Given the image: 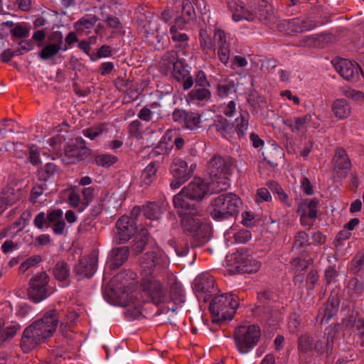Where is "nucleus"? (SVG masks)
<instances>
[{"instance_id": "1", "label": "nucleus", "mask_w": 364, "mask_h": 364, "mask_svg": "<svg viewBox=\"0 0 364 364\" xmlns=\"http://www.w3.org/2000/svg\"><path fill=\"white\" fill-rule=\"evenodd\" d=\"M232 165L230 158L213 156L208 164L209 178L205 181L194 178L174 196V207L177 209L197 207L191 200H199L208 194L226 190L230 186Z\"/></svg>"}, {"instance_id": "2", "label": "nucleus", "mask_w": 364, "mask_h": 364, "mask_svg": "<svg viewBox=\"0 0 364 364\" xmlns=\"http://www.w3.org/2000/svg\"><path fill=\"white\" fill-rule=\"evenodd\" d=\"M225 4L235 22L258 21L267 25L275 22L272 6L266 0H252L247 6L241 0H225Z\"/></svg>"}, {"instance_id": "3", "label": "nucleus", "mask_w": 364, "mask_h": 364, "mask_svg": "<svg viewBox=\"0 0 364 364\" xmlns=\"http://www.w3.org/2000/svg\"><path fill=\"white\" fill-rule=\"evenodd\" d=\"M58 323V313L51 309L43 317L28 326L23 333L21 347L24 352H30L55 331Z\"/></svg>"}, {"instance_id": "4", "label": "nucleus", "mask_w": 364, "mask_h": 364, "mask_svg": "<svg viewBox=\"0 0 364 364\" xmlns=\"http://www.w3.org/2000/svg\"><path fill=\"white\" fill-rule=\"evenodd\" d=\"M181 215V225L184 230L196 240L192 245L198 246L206 242L210 237L211 227L203 217L199 207L178 209Z\"/></svg>"}, {"instance_id": "5", "label": "nucleus", "mask_w": 364, "mask_h": 364, "mask_svg": "<svg viewBox=\"0 0 364 364\" xmlns=\"http://www.w3.org/2000/svg\"><path fill=\"white\" fill-rule=\"evenodd\" d=\"M141 282V294L136 295L132 303V311L129 315L132 318H136L141 314L144 304L151 301L156 305H160L166 301V291L158 277H142Z\"/></svg>"}, {"instance_id": "6", "label": "nucleus", "mask_w": 364, "mask_h": 364, "mask_svg": "<svg viewBox=\"0 0 364 364\" xmlns=\"http://www.w3.org/2000/svg\"><path fill=\"white\" fill-rule=\"evenodd\" d=\"M136 274L124 270L115 275L110 281L112 296L118 305L127 307V313L132 311V303L137 291H134Z\"/></svg>"}, {"instance_id": "7", "label": "nucleus", "mask_w": 364, "mask_h": 364, "mask_svg": "<svg viewBox=\"0 0 364 364\" xmlns=\"http://www.w3.org/2000/svg\"><path fill=\"white\" fill-rule=\"evenodd\" d=\"M240 198L233 193L221 194L211 200L208 210L215 220H223L239 213Z\"/></svg>"}, {"instance_id": "8", "label": "nucleus", "mask_w": 364, "mask_h": 364, "mask_svg": "<svg viewBox=\"0 0 364 364\" xmlns=\"http://www.w3.org/2000/svg\"><path fill=\"white\" fill-rule=\"evenodd\" d=\"M161 69L171 72V75L178 82H181L185 90L190 89L193 85V79L191 75V68L185 60L179 58L178 52H168L163 58Z\"/></svg>"}, {"instance_id": "9", "label": "nucleus", "mask_w": 364, "mask_h": 364, "mask_svg": "<svg viewBox=\"0 0 364 364\" xmlns=\"http://www.w3.org/2000/svg\"><path fill=\"white\" fill-rule=\"evenodd\" d=\"M239 306L237 296L231 294H221L213 297L210 303V311L213 321L231 320Z\"/></svg>"}, {"instance_id": "10", "label": "nucleus", "mask_w": 364, "mask_h": 364, "mask_svg": "<svg viewBox=\"0 0 364 364\" xmlns=\"http://www.w3.org/2000/svg\"><path fill=\"white\" fill-rule=\"evenodd\" d=\"M225 267L230 273H255L261 264L247 250H237L226 257Z\"/></svg>"}, {"instance_id": "11", "label": "nucleus", "mask_w": 364, "mask_h": 364, "mask_svg": "<svg viewBox=\"0 0 364 364\" xmlns=\"http://www.w3.org/2000/svg\"><path fill=\"white\" fill-rule=\"evenodd\" d=\"M170 262L163 250L156 247L146 252L140 263L142 277H159L168 269Z\"/></svg>"}, {"instance_id": "12", "label": "nucleus", "mask_w": 364, "mask_h": 364, "mask_svg": "<svg viewBox=\"0 0 364 364\" xmlns=\"http://www.w3.org/2000/svg\"><path fill=\"white\" fill-rule=\"evenodd\" d=\"M261 330L258 325H242L235 328L234 341L237 350L242 354L250 353L258 343Z\"/></svg>"}, {"instance_id": "13", "label": "nucleus", "mask_w": 364, "mask_h": 364, "mask_svg": "<svg viewBox=\"0 0 364 364\" xmlns=\"http://www.w3.org/2000/svg\"><path fill=\"white\" fill-rule=\"evenodd\" d=\"M48 277L45 272H40L31 279L28 295L33 301L38 303L48 296Z\"/></svg>"}, {"instance_id": "14", "label": "nucleus", "mask_w": 364, "mask_h": 364, "mask_svg": "<svg viewBox=\"0 0 364 364\" xmlns=\"http://www.w3.org/2000/svg\"><path fill=\"white\" fill-rule=\"evenodd\" d=\"M332 64L341 76L346 80L356 81L359 78L360 73L364 76L360 66L348 59L335 58L332 60Z\"/></svg>"}, {"instance_id": "15", "label": "nucleus", "mask_w": 364, "mask_h": 364, "mask_svg": "<svg viewBox=\"0 0 364 364\" xmlns=\"http://www.w3.org/2000/svg\"><path fill=\"white\" fill-rule=\"evenodd\" d=\"M315 26L316 24L313 21L305 18L282 20L278 23V28L288 34L308 31Z\"/></svg>"}, {"instance_id": "16", "label": "nucleus", "mask_w": 364, "mask_h": 364, "mask_svg": "<svg viewBox=\"0 0 364 364\" xmlns=\"http://www.w3.org/2000/svg\"><path fill=\"white\" fill-rule=\"evenodd\" d=\"M117 235L115 237L119 243L127 242L135 233L136 224L134 219L126 215L122 216L116 223Z\"/></svg>"}, {"instance_id": "17", "label": "nucleus", "mask_w": 364, "mask_h": 364, "mask_svg": "<svg viewBox=\"0 0 364 364\" xmlns=\"http://www.w3.org/2000/svg\"><path fill=\"white\" fill-rule=\"evenodd\" d=\"M201 117L196 113H187L183 110H176L173 113L174 121L183 123L186 128L191 130L199 127Z\"/></svg>"}, {"instance_id": "18", "label": "nucleus", "mask_w": 364, "mask_h": 364, "mask_svg": "<svg viewBox=\"0 0 364 364\" xmlns=\"http://www.w3.org/2000/svg\"><path fill=\"white\" fill-rule=\"evenodd\" d=\"M336 333L335 327L330 326L327 328L324 332L323 337L316 341L314 349L320 354L330 353L333 348Z\"/></svg>"}, {"instance_id": "19", "label": "nucleus", "mask_w": 364, "mask_h": 364, "mask_svg": "<svg viewBox=\"0 0 364 364\" xmlns=\"http://www.w3.org/2000/svg\"><path fill=\"white\" fill-rule=\"evenodd\" d=\"M97 259L95 255L83 257L75 267L76 273L81 277L90 278L96 272Z\"/></svg>"}, {"instance_id": "20", "label": "nucleus", "mask_w": 364, "mask_h": 364, "mask_svg": "<svg viewBox=\"0 0 364 364\" xmlns=\"http://www.w3.org/2000/svg\"><path fill=\"white\" fill-rule=\"evenodd\" d=\"M194 289L201 294H211L215 289V279L208 273L198 275L193 282Z\"/></svg>"}, {"instance_id": "21", "label": "nucleus", "mask_w": 364, "mask_h": 364, "mask_svg": "<svg viewBox=\"0 0 364 364\" xmlns=\"http://www.w3.org/2000/svg\"><path fill=\"white\" fill-rule=\"evenodd\" d=\"M252 237L251 232L245 229L236 230L231 228L228 230L224 235L225 242L227 246H230L235 243H245L249 241Z\"/></svg>"}, {"instance_id": "22", "label": "nucleus", "mask_w": 364, "mask_h": 364, "mask_svg": "<svg viewBox=\"0 0 364 364\" xmlns=\"http://www.w3.org/2000/svg\"><path fill=\"white\" fill-rule=\"evenodd\" d=\"M339 299L336 295L331 296L324 306L318 311V318L321 322H328L338 311Z\"/></svg>"}, {"instance_id": "23", "label": "nucleus", "mask_w": 364, "mask_h": 364, "mask_svg": "<svg viewBox=\"0 0 364 364\" xmlns=\"http://www.w3.org/2000/svg\"><path fill=\"white\" fill-rule=\"evenodd\" d=\"M128 253L127 247L113 249L109 255L107 266L112 269L118 268L127 259Z\"/></svg>"}, {"instance_id": "24", "label": "nucleus", "mask_w": 364, "mask_h": 364, "mask_svg": "<svg viewBox=\"0 0 364 364\" xmlns=\"http://www.w3.org/2000/svg\"><path fill=\"white\" fill-rule=\"evenodd\" d=\"M318 200L316 198L306 199L301 202L298 207V213L301 216V221L303 223L306 217L314 219L317 215Z\"/></svg>"}, {"instance_id": "25", "label": "nucleus", "mask_w": 364, "mask_h": 364, "mask_svg": "<svg viewBox=\"0 0 364 364\" xmlns=\"http://www.w3.org/2000/svg\"><path fill=\"white\" fill-rule=\"evenodd\" d=\"M311 121V116L306 114L303 117H295L294 121H289L285 124L291 129L293 132L297 134L304 135L308 130Z\"/></svg>"}, {"instance_id": "26", "label": "nucleus", "mask_w": 364, "mask_h": 364, "mask_svg": "<svg viewBox=\"0 0 364 364\" xmlns=\"http://www.w3.org/2000/svg\"><path fill=\"white\" fill-rule=\"evenodd\" d=\"M170 171L173 177L188 180L191 178V172L188 171L187 163L179 158H175L171 165Z\"/></svg>"}, {"instance_id": "27", "label": "nucleus", "mask_w": 364, "mask_h": 364, "mask_svg": "<svg viewBox=\"0 0 364 364\" xmlns=\"http://www.w3.org/2000/svg\"><path fill=\"white\" fill-rule=\"evenodd\" d=\"M53 272L55 279L62 282V287H65L70 284V269L66 262L60 261L56 263Z\"/></svg>"}, {"instance_id": "28", "label": "nucleus", "mask_w": 364, "mask_h": 364, "mask_svg": "<svg viewBox=\"0 0 364 364\" xmlns=\"http://www.w3.org/2000/svg\"><path fill=\"white\" fill-rule=\"evenodd\" d=\"M249 113L240 109L239 112V117L235 119L233 125V132H235L239 138H242L246 135L247 130L249 126Z\"/></svg>"}, {"instance_id": "29", "label": "nucleus", "mask_w": 364, "mask_h": 364, "mask_svg": "<svg viewBox=\"0 0 364 364\" xmlns=\"http://www.w3.org/2000/svg\"><path fill=\"white\" fill-rule=\"evenodd\" d=\"M202 0H183L181 15L177 18H182V22L187 24L196 18L194 6H198Z\"/></svg>"}, {"instance_id": "30", "label": "nucleus", "mask_w": 364, "mask_h": 364, "mask_svg": "<svg viewBox=\"0 0 364 364\" xmlns=\"http://www.w3.org/2000/svg\"><path fill=\"white\" fill-rule=\"evenodd\" d=\"M331 110L337 119H345L350 116L351 107L346 100L338 99L332 103Z\"/></svg>"}, {"instance_id": "31", "label": "nucleus", "mask_w": 364, "mask_h": 364, "mask_svg": "<svg viewBox=\"0 0 364 364\" xmlns=\"http://www.w3.org/2000/svg\"><path fill=\"white\" fill-rule=\"evenodd\" d=\"M54 136L48 139L49 151L52 154H58L61 148V144L65 141L67 131L60 127H56L53 132Z\"/></svg>"}, {"instance_id": "32", "label": "nucleus", "mask_w": 364, "mask_h": 364, "mask_svg": "<svg viewBox=\"0 0 364 364\" xmlns=\"http://www.w3.org/2000/svg\"><path fill=\"white\" fill-rule=\"evenodd\" d=\"M347 326H350L351 334L357 343L360 346L364 345V321L358 318L355 319L353 322L349 321V323H346Z\"/></svg>"}, {"instance_id": "33", "label": "nucleus", "mask_w": 364, "mask_h": 364, "mask_svg": "<svg viewBox=\"0 0 364 364\" xmlns=\"http://www.w3.org/2000/svg\"><path fill=\"white\" fill-rule=\"evenodd\" d=\"M186 25L182 22V18H176L174 23L170 28V33L171 38L176 42H186L188 39V36L185 33H180V30H184Z\"/></svg>"}, {"instance_id": "34", "label": "nucleus", "mask_w": 364, "mask_h": 364, "mask_svg": "<svg viewBox=\"0 0 364 364\" xmlns=\"http://www.w3.org/2000/svg\"><path fill=\"white\" fill-rule=\"evenodd\" d=\"M4 326V321L0 319V343L12 338L20 328V326L16 323Z\"/></svg>"}, {"instance_id": "35", "label": "nucleus", "mask_w": 364, "mask_h": 364, "mask_svg": "<svg viewBox=\"0 0 364 364\" xmlns=\"http://www.w3.org/2000/svg\"><path fill=\"white\" fill-rule=\"evenodd\" d=\"M211 28H201L200 31V45L205 53H208L210 50H215V43L211 38Z\"/></svg>"}, {"instance_id": "36", "label": "nucleus", "mask_w": 364, "mask_h": 364, "mask_svg": "<svg viewBox=\"0 0 364 364\" xmlns=\"http://www.w3.org/2000/svg\"><path fill=\"white\" fill-rule=\"evenodd\" d=\"M310 264L309 260H306L302 258H294L291 261V266L295 273L294 282L296 283H301L303 282V277L301 275L303 274V272L309 267Z\"/></svg>"}, {"instance_id": "37", "label": "nucleus", "mask_w": 364, "mask_h": 364, "mask_svg": "<svg viewBox=\"0 0 364 364\" xmlns=\"http://www.w3.org/2000/svg\"><path fill=\"white\" fill-rule=\"evenodd\" d=\"M333 163L336 168L339 170H348L350 166V161L343 149L339 148L336 150L333 158Z\"/></svg>"}, {"instance_id": "38", "label": "nucleus", "mask_w": 364, "mask_h": 364, "mask_svg": "<svg viewBox=\"0 0 364 364\" xmlns=\"http://www.w3.org/2000/svg\"><path fill=\"white\" fill-rule=\"evenodd\" d=\"M60 169L54 163H48L38 171V177L41 180L48 181L58 176Z\"/></svg>"}, {"instance_id": "39", "label": "nucleus", "mask_w": 364, "mask_h": 364, "mask_svg": "<svg viewBox=\"0 0 364 364\" xmlns=\"http://www.w3.org/2000/svg\"><path fill=\"white\" fill-rule=\"evenodd\" d=\"M21 198V193L18 190L16 193L9 191L0 197V215L7 208L8 205L14 204Z\"/></svg>"}, {"instance_id": "40", "label": "nucleus", "mask_w": 364, "mask_h": 364, "mask_svg": "<svg viewBox=\"0 0 364 364\" xmlns=\"http://www.w3.org/2000/svg\"><path fill=\"white\" fill-rule=\"evenodd\" d=\"M63 41H60L56 43H50L46 46L39 53V56L43 60H48L58 53L62 48Z\"/></svg>"}, {"instance_id": "41", "label": "nucleus", "mask_w": 364, "mask_h": 364, "mask_svg": "<svg viewBox=\"0 0 364 364\" xmlns=\"http://www.w3.org/2000/svg\"><path fill=\"white\" fill-rule=\"evenodd\" d=\"M161 205L155 202L147 203L144 207V214L149 220H157L162 214Z\"/></svg>"}, {"instance_id": "42", "label": "nucleus", "mask_w": 364, "mask_h": 364, "mask_svg": "<svg viewBox=\"0 0 364 364\" xmlns=\"http://www.w3.org/2000/svg\"><path fill=\"white\" fill-rule=\"evenodd\" d=\"M96 22L97 18L94 15H86L76 21L74 27L77 31L82 32L91 29Z\"/></svg>"}, {"instance_id": "43", "label": "nucleus", "mask_w": 364, "mask_h": 364, "mask_svg": "<svg viewBox=\"0 0 364 364\" xmlns=\"http://www.w3.org/2000/svg\"><path fill=\"white\" fill-rule=\"evenodd\" d=\"M156 168L154 163H150L144 168L141 175V185L149 186L155 178Z\"/></svg>"}, {"instance_id": "44", "label": "nucleus", "mask_w": 364, "mask_h": 364, "mask_svg": "<svg viewBox=\"0 0 364 364\" xmlns=\"http://www.w3.org/2000/svg\"><path fill=\"white\" fill-rule=\"evenodd\" d=\"M231 37L228 36L223 30H214V43L217 48L223 47H230Z\"/></svg>"}, {"instance_id": "45", "label": "nucleus", "mask_w": 364, "mask_h": 364, "mask_svg": "<svg viewBox=\"0 0 364 364\" xmlns=\"http://www.w3.org/2000/svg\"><path fill=\"white\" fill-rule=\"evenodd\" d=\"M171 280L172 282L170 284V293L172 299L175 303L182 302L183 298V289L182 284L176 281L173 276H171Z\"/></svg>"}, {"instance_id": "46", "label": "nucleus", "mask_w": 364, "mask_h": 364, "mask_svg": "<svg viewBox=\"0 0 364 364\" xmlns=\"http://www.w3.org/2000/svg\"><path fill=\"white\" fill-rule=\"evenodd\" d=\"M107 132V130L106 129V124H97L82 131L84 136L91 140H94Z\"/></svg>"}, {"instance_id": "47", "label": "nucleus", "mask_w": 364, "mask_h": 364, "mask_svg": "<svg viewBox=\"0 0 364 364\" xmlns=\"http://www.w3.org/2000/svg\"><path fill=\"white\" fill-rule=\"evenodd\" d=\"M81 159L80 150L76 146H68L65 149L63 160L67 164H75Z\"/></svg>"}, {"instance_id": "48", "label": "nucleus", "mask_w": 364, "mask_h": 364, "mask_svg": "<svg viewBox=\"0 0 364 364\" xmlns=\"http://www.w3.org/2000/svg\"><path fill=\"white\" fill-rule=\"evenodd\" d=\"M315 338L310 335H304L299 339V350L300 352L307 353L314 348Z\"/></svg>"}, {"instance_id": "49", "label": "nucleus", "mask_w": 364, "mask_h": 364, "mask_svg": "<svg viewBox=\"0 0 364 364\" xmlns=\"http://www.w3.org/2000/svg\"><path fill=\"white\" fill-rule=\"evenodd\" d=\"M235 91V84L231 80L226 79L225 82H220L218 83V95L221 98L228 97L231 92Z\"/></svg>"}, {"instance_id": "50", "label": "nucleus", "mask_w": 364, "mask_h": 364, "mask_svg": "<svg viewBox=\"0 0 364 364\" xmlns=\"http://www.w3.org/2000/svg\"><path fill=\"white\" fill-rule=\"evenodd\" d=\"M215 127L218 132L225 137L228 138V136L233 133V125L228 122L227 119L219 117L215 122Z\"/></svg>"}, {"instance_id": "51", "label": "nucleus", "mask_w": 364, "mask_h": 364, "mask_svg": "<svg viewBox=\"0 0 364 364\" xmlns=\"http://www.w3.org/2000/svg\"><path fill=\"white\" fill-rule=\"evenodd\" d=\"M188 97L191 100H206L210 98V92L203 87L201 88H194L188 93Z\"/></svg>"}, {"instance_id": "52", "label": "nucleus", "mask_w": 364, "mask_h": 364, "mask_svg": "<svg viewBox=\"0 0 364 364\" xmlns=\"http://www.w3.org/2000/svg\"><path fill=\"white\" fill-rule=\"evenodd\" d=\"M348 293L351 296H359L364 290L363 284L358 279L353 278L350 279L348 284Z\"/></svg>"}, {"instance_id": "53", "label": "nucleus", "mask_w": 364, "mask_h": 364, "mask_svg": "<svg viewBox=\"0 0 364 364\" xmlns=\"http://www.w3.org/2000/svg\"><path fill=\"white\" fill-rule=\"evenodd\" d=\"M29 31L30 28L24 23H16V25L11 29L12 36L18 38L28 37L29 36Z\"/></svg>"}, {"instance_id": "54", "label": "nucleus", "mask_w": 364, "mask_h": 364, "mask_svg": "<svg viewBox=\"0 0 364 364\" xmlns=\"http://www.w3.org/2000/svg\"><path fill=\"white\" fill-rule=\"evenodd\" d=\"M117 157L112 154H100L95 157L98 166L109 167L117 161Z\"/></svg>"}, {"instance_id": "55", "label": "nucleus", "mask_w": 364, "mask_h": 364, "mask_svg": "<svg viewBox=\"0 0 364 364\" xmlns=\"http://www.w3.org/2000/svg\"><path fill=\"white\" fill-rule=\"evenodd\" d=\"M310 245L309 237L305 232H299L295 236V240L293 249L297 250L300 247H306Z\"/></svg>"}, {"instance_id": "56", "label": "nucleus", "mask_w": 364, "mask_h": 364, "mask_svg": "<svg viewBox=\"0 0 364 364\" xmlns=\"http://www.w3.org/2000/svg\"><path fill=\"white\" fill-rule=\"evenodd\" d=\"M83 198L82 200V206L80 207L79 211H82L88 206L90 202L92 200L95 195V188L92 187L84 188L82 191Z\"/></svg>"}, {"instance_id": "57", "label": "nucleus", "mask_w": 364, "mask_h": 364, "mask_svg": "<svg viewBox=\"0 0 364 364\" xmlns=\"http://www.w3.org/2000/svg\"><path fill=\"white\" fill-rule=\"evenodd\" d=\"M41 261V257L39 255H33L30 257L24 262H23L19 267V272L24 273L30 267H33Z\"/></svg>"}, {"instance_id": "58", "label": "nucleus", "mask_w": 364, "mask_h": 364, "mask_svg": "<svg viewBox=\"0 0 364 364\" xmlns=\"http://www.w3.org/2000/svg\"><path fill=\"white\" fill-rule=\"evenodd\" d=\"M129 133L132 136L136 139L142 138L141 123L139 120H134L129 124Z\"/></svg>"}, {"instance_id": "59", "label": "nucleus", "mask_w": 364, "mask_h": 364, "mask_svg": "<svg viewBox=\"0 0 364 364\" xmlns=\"http://www.w3.org/2000/svg\"><path fill=\"white\" fill-rule=\"evenodd\" d=\"M272 200L271 194L266 188H259L257 191L255 196V201L257 203L263 202H269Z\"/></svg>"}, {"instance_id": "60", "label": "nucleus", "mask_w": 364, "mask_h": 364, "mask_svg": "<svg viewBox=\"0 0 364 364\" xmlns=\"http://www.w3.org/2000/svg\"><path fill=\"white\" fill-rule=\"evenodd\" d=\"M344 95L346 97L356 102H362L364 100V92L363 91L348 88L344 91Z\"/></svg>"}, {"instance_id": "61", "label": "nucleus", "mask_w": 364, "mask_h": 364, "mask_svg": "<svg viewBox=\"0 0 364 364\" xmlns=\"http://www.w3.org/2000/svg\"><path fill=\"white\" fill-rule=\"evenodd\" d=\"M20 248V242L11 240H6L1 245V250L4 254L12 253Z\"/></svg>"}, {"instance_id": "62", "label": "nucleus", "mask_w": 364, "mask_h": 364, "mask_svg": "<svg viewBox=\"0 0 364 364\" xmlns=\"http://www.w3.org/2000/svg\"><path fill=\"white\" fill-rule=\"evenodd\" d=\"M168 245L171 247L174 248L176 255L179 257H184V256L187 255V254L188 252V250H189L188 245H186L184 247H182V246L181 247L178 245V241H176L175 239L170 240L168 241Z\"/></svg>"}, {"instance_id": "63", "label": "nucleus", "mask_w": 364, "mask_h": 364, "mask_svg": "<svg viewBox=\"0 0 364 364\" xmlns=\"http://www.w3.org/2000/svg\"><path fill=\"white\" fill-rule=\"evenodd\" d=\"M351 266L355 272H360L364 266V253L358 254L353 259Z\"/></svg>"}, {"instance_id": "64", "label": "nucleus", "mask_w": 364, "mask_h": 364, "mask_svg": "<svg viewBox=\"0 0 364 364\" xmlns=\"http://www.w3.org/2000/svg\"><path fill=\"white\" fill-rule=\"evenodd\" d=\"M218 55L220 61L222 63L227 64L230 59V47H223L217 48Z\"/></svg>"}]
</instances>
